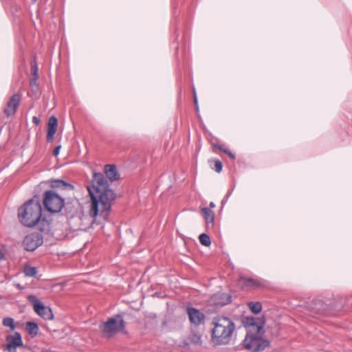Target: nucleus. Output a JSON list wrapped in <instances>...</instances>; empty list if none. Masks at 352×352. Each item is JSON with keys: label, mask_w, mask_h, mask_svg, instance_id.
I'll return each mask as SVG.
<instances>
[{"label": "nucleus", "mask_w": 352, "mask_h": 352, "mask_svg": "<svg viewBox=\"0 0 352 352\" xmlns=\"http://www.w3.org/2000/svg\"><path fill=\"white\" fill-rule=\"evenodd\" d=\"M87 190L91 200V216L100 215L104 219H107L111 210L112 203L116 199L115 192L109 188L98 190L96 191V194L93 192L91 188L89 186H87Z\"/></svg>", "instance_id": "f257e3e1"}, {"label": "nucleus", "mask_w": 352, "mask_h": 352, "mask_svg": "<svg viewBox=\"0 0 352 352\" xmlns=\"http://www.w3.org/2000/svg\"><path fill=\"white\" fill-rule=\"evenodd\" d=\"M212 324L211 340L214 345H226L230 342L235 331L234 322L228 317L216 316Z\"/></svg>", "instance_id": "f03ea898"}, {"label": "nucleus", "mask_w": 352, "mask_h": 352, "mask_svg": "<svg viewBox=\"0 0 352 352\" xmlns=\"http://www.w3.org/2000/svg\"><path fill=\"white\" fill-rule=\"evenodd\" d=\"M42 217L41 205L37 200L30 199L26 201L18 210L19 221L26 227H34Z\"/></svg>", "instance_id": "7ed1b4c3"}, {"label": "nucleus", "mask_w": 352, "mask_h": 352, "mask_svg": "<svg viewBox=\"0 0 352 352\" xmlns=\"http://www.w3.org/2000/svg\"><path fill=\"white\" fill-rule=\"evenodd\" d=\"M263 329L262 326H256V333L255 334L247 333L243 341V345L246 349L252 352H258L263 351L269 346L270 342L261 338V333Z\"/></svg>", "instance_id": "20e7f679"}, {"label": "nucleus", "mask_w": 352, "mask_h": 352, "mask_svg": "<svg viewBox=\"0 0 352 352\" xmlns=\"http://www.w3.org/2000/svg\"><path fill=\"white\" fill-rule=\"evenodd\" d=\"M43 206L51 213L59 212L64 206V199L53 190H47L43 195Z\"/></svg>", "instance_id": "39448f33"}, {"label": "nucleus", "mask_w": 352, "mask_h": 352, "mask_svg": "<svg viewBox=\"0 0 352 352\" xmlns=\"http://www.w3.org/2000/svg\"><path fill=\"white\" fill-rule=\"evenodd\" d=\"M124 321L120 315L109 318L101 327L104 335L111 338L124 329Z\"/></svg>", "instance_id": "423d86ee"}, {"label": "nucleus", "mask_w": 352, "mask_h": 352, "mask_svg": "<svg viewBox=\"0 0 352 352\" xmlns=\"http://www.w3.org/2000/svg\"><path fill=\"white\" fill-rule=\"evenodd\" d=\"M32 304L35 313L45 320H52L54 315L52 309L43 305V303L34 295H29L27 297Z\"/></svg>", "instance_id": "0eeeda50"}, {"label": "nucleus", "mask_w": 352, "mask_h": 352, "mask_svg": "<svg viewBox=\"0 0 352 352\" xmlns=\"http://www.w3.org/2000/svg\"><path fill=\"white\" fill-rule=\"evenodd\" d=\"M42 243L43 237L37 232L27 235L23 241V245L27 251H34Z\"/></svg>", "instance_id": "6e6552de"}, {"label": "nucleus", "mask_w": 352, "mask_h": 352, "mask_svg": "<svg viewBox=\"0 0 352 352\" xmlns=\"http://www.w3.org/2000/svg\"><path fill=\"white\" fill-rule=\"evenodd\" d=\"M187 314L190 323L195 326H199L205 319L204 313L194 307H188Z\"/></svg>", "instance_id": "1a4fd4ad"}, {"label": "nucleus", "mask_w": 352, "mask_h": 352, "mask_svg": "<svg viewBox=\"0 0 352 352\" xmlns=\"http://www.w3.org/2000/svg\"><path fill=\"white\" fill-rule=\"evenodd\" d=\"M231 296L224 293H217L213 295L210 300V303L216 307H222L230 302Z\"/></svg>", "instance_id": "9d476101"}, {"label": "nucleus", "mask_w": 352, "mask_h": 352, "mask_svg": "<svg viewBox=\"0 0 352 352\" xmlns=\"http://www.w3.org/2000/svg\"><path fill=\"white\" fill-rule=\"evenodd\" d=\"M20 100H21V96L18 94H14L11 97L10 100L8 102V104L4 110L5 113L8 116L13 115L15 113V111L19 104Z\"/></svg>", "instance_id": "9b49d317"}, {"label": "nucleus", "mask_w": 352, "mask_h": 352, "mask_svg": "<svg viewBox=\"0 0 352 352\" xmlns=\"http://www.w3.org/2000/svg\"><path fill=\"white\" fill-rule=\"evenodd\" d=\"M92 182L96 191L108 188L107 181L102 173H94Z\"/></svg>", "instance_id": "f8f14e48"}, {"label": "nucleus", "mask_w": 352, "mask_h": 352, "mask_svg": "<svg viewBox=\"0 0 352 352\" xmlns=\"http://www.w3.org/2000/svg\"><path fill=\"white\" fill-rule=\"evenodd\" d=\"M57 125V118L55 116H51L49 118L47 123V140L48 142L52 141L54 139V136L56 132Z\"/></svg>", "instance_id": "ddd939ff"}, {"label": "nucleus", "mask_w": 352, "mask_h": 352, "mask_svg": "<svg viewBox=\"0 0 352 352\" xmlns=\"http://www.w3.org/2000/svg\"><path fill=\"white\" fill-rule=\"evenodd\" d=\"M6 341V345H11L15 347L23 346V340L21 334L18 332H15L13 335L8 336Z\"/></svg>", "instance_id": "4468645a"}, {"label": "nucleus", "mask_w": 352, "mask_h": 352, "mask_svg": "<svg viewBox=\"0 0 352 352\" xmlns=\"http://www.w3.org/2000/svg\"><path fill=\"white\" fill-rule=\"evenodd\" d=\"M104 172L107 177L111 182L116 181L119 178L116 166L113 164L106 165L104 166Z\"/></svg>", "instance_id": "2eb2a0df"}, {"label": "nucleus", "mask_w": 352, "mask_h": 352, "mask_svg": "<svg viewBox=\"0 0 352 352\" xmlns=\"http://www.w3.org/2000/svg\"><path fill=\"white\" fill-rule=\"evenodd\" d=\"M50 186L52 188H58L61 189H73V186L69 183L60 179H54L50 181Z\"/></svg>", "instance_id": "dca6fc26"}, {"label": "nucleus", "mask_w": 352, "mask_h": 352, "mask_svg": "<svg viewBox=\"0 0 352 352\" xmlns=\"http://www.w3.org/2000/svg\"><path fill=\"white\" fill-rule=\"evenodd\" d=\"M201 212L206 220V223L208 227L213 226L214 222V212L209 208H203Z\"/></svg>", "instance_id": "f3484780"}, {"label": "nucleus", "mask_w": 352, "mask_h": 352, "mask_svg": "<svg viewBox=\"0 0 352 352\" xmlns=\"http://www.w3.org/2000/svg\"><path fill=\"white\" fill-rule=\"evenodd\" d=\"M25 329L32 337L38 334V326L34 322H28L25 325Z\"/></svg>", "instance_id": "a211bd4d"}, {"label": "nucleus", "mask_w": 352, "mask_h": 352, "mask_svg": "<svg viewBox=\"0 0 352 352\" xmlns=\"http://www.w3.org/2000/svg\"><path fill=\"white\" fill-rule=\"evenodd\" d=\"M23 272L26 276L33 277L36 274L37 270L35 267L25 265L23 268Z\"/></svg>", "instance_id": "6ab92c4d"}, {"label": "nucleus", "mask_w": 352, "mask_h": 352, "mask_svg": "<svg viewBox=\"0 0 352 352\" xmlns=\"http://www.w3.org/2000/svg\"><path fill=\"white\" fill-rule=\"evenodd\" d=\"M199 239L201 244L206 247H208L211 244L210 236L207 234L203 233L200 234Z\"/></svg>", "instance_id": "aec40b11"}, {"label": "nucleus", "mask_w": 352, "mask_h": 352, "mask_svg": "<svg viewBox=\"0 0 352 352\" xmlns=\"http://www.w3.org/2000/svg\"><path fill=\"white\" fill-rule=\"evenodd\" d=\"M249 308L254 314H258L262 309V305L260 302H251L248 304Z\"/></svg>", "instance_id": "412c9836"}, {"label": "nucleus", "mask_w": 352, "mask_h": 352, "mask_svg": "<svg viewBox=\"0 0 352 352\" xmlns=\"http://www.w3.org/2000/svg\"><path fill=\"white\" fill-rule=\"evenodd\" d=\"M243 323L246 327H252L253 328H255V330L256 331V326H258L256 324V320L253 317H247L245 318Z\"/></svg>", "instance_id": "4be33fe9"}, {"label": "nucleus", "mask_w": 352, "mask_h": 352, "mask_svg": "<svg viewBox=\"0 0 352 352\" xmlns=\"http://www.w3.org/2000/svg\"><path fill=\"white\" fill-rule=\"evenodd\" d=\"M3 324L5 327H10L12 331H13L15 328L14 320L12 318H5L3 320Z\"/></svg>", "instance_id": "5701e85b"}, {"label": "nucleus", "mask_w": 352, "mask_h": 352, "mask_svg": "<svg viewBox=\"0 0 352 352\" xmlns=\"http://www.w3.org/2000/svg\"><path fill=\"white\" fill-rule=\"evenodd\" d=\"M190 341L195 344L201 343V336L199 333H193L190 336Z\"/></svg>", "instance_id": "b1692460"}, {"label": "nucleus", "mask_w": 352, "mask_h": 352, "mask_svg": "<svg viewBox=\"0 0 352 352\" xmlns=\"http://www.w3.org/2000/svg\"><path fill=\"white\" fill-rule=\"evenodd\" d=\"M65 210L68 211V212H72V214L70 215L71 217L74 216L76 213H77L78 208L75 206H71L70 204H67L65 207Z\"/></svg>", "instance_id": "393cba45"}, {"label": "nucleus", "mask_w": 352, "mask_h": 352, "mask_svg": "<svg viewBox=\"0 0 352 352\" xmlns=\"http://www.w3.org/2000/svg\"><path fill=\"white\" fill-rule=\"evenodd\" d=\"M214 169L217 173H220L221 171V170H222V163L219 160H217L214 161Z\"/></svg>", "instance_id": "a878e982"}, {"label": "nucleus", "mask_w": 352, "mask_h": 352, "mask_svg": "<svg viewBox=\"0 0 352 352\" xmlns=\"http://www.w3.org/2000/svg\"><path fill=\"white\" fill-rule=\"evenodd\" d=\"M16 348L15 346H12L11 345H6L5 349L8 352H16Z\"/></svg>", "instance_id": "bb28decb"}, {"label": "nucleus", "mask_w": 352, "mask_h": 352, "mask_svg": "<svg viewBox=\"0 0 352 352\" xmlns=\"http://www.w3.org/2000/svg\"><path fill=\"white\" fill-rule=\"evenodd\" d=\"M223 153L228 154L232 160L235 159V155L232 153H231L229 150L225 148V150H223Z\"/></svg>", "instance_id": "cd10ccee"}, {"label": "nucleus", "mask_w": 352, "mask_h": 352, "mask_svg": "<svg viewBox=\"0 0 352 352\" xmlns=\"http://www.w3.org/2000/svg\"><path fill=\"white\" fill-rule=\"evenodd\" d=\"M60 148L61 146H57L54 150V155L55 156L58 155L59 154V152H60Z\"/></svg>", "instance_id": "c85d7f7f"}, {"label": "nucleus", "mask_w": 352, "mask_h": 352, "mask_svg": "<svg viewBox=\"0 0 352 352\" xmlns=\"http://www.w3.org/2000/svg\"><path fill=\"white\" fill-rule=\"evenodd\" d=\"M37 78H34L30 80V86L32 89H34V87H36V82Z\"/></svg>", "instance_id": "c756f323"}, {"label": "nucleus", "mask_w": 352, "mask_h": 352, "mask_svg": "<svg viewBox=\"0 0 352 352\" xmlns=\"http://www.w3.org/2000/svg\"><path fill=\"white\" fill-rule=\"evenodd\" d=\"M248 282L252 283L253 285H258V281L256 280H254V279L250 278L248 280Z\"/></svg>", "instance_id": "7c9ffc66"}, {"label": "nucleus", "mask_w": 352, "mask_h": 352, "mask_svg": "<svg viewBox=\"0 0 352 352\" xmlns=\"http://www.w3.org/2000/svg\"><path fill=\"white\" fill-rule=\"evenodd\" d=\"M32 121H33V122H34V124H39V122H40L39 119H38L37 117H35V116H34V117H33V118H32Z\"/></svg>", "instance_id": "2f4dec72"}, {"label": "nucleus", "mask_w": 352, "mask_h": 352, "mask_svg": "<svg viewBox=\"0 0 352 352\" xmlns=\"http://www.w3.org/2000/svg\"><path fill=\"white\" fill-rule=\"evenodd\" d=\"M34 76L35 78H38L37 67H35V68L34 69Z\"/></svg>", "instance_id": "473e14b6"}, {"label": "nucleus", "mask_w": 352, "mask_h": 352, "mask_svg": "<svg viewBox=\"0 0 352 352\" xmlns=\"http://www.w3.org/2000/svg\"><path fill=\"white\" fill-rule=\"evenodd\" d=\"M194 102H195V105H197V97H196L195 95L194 96Z\"/></svg>", "instance_id": "72a5a7b5"}, {"label": "nucleus", "mask_w": 352, "mask_h": 352, "mask_svg": "<svg viewBox=\"0 0 352 352\" xmlns=\"http://www.w3.org/2000/svg\"><path fill=\"white\" fill-rule=\"evenodd\" d=\"M216 146H217V148H219L220 150H221V151L225 150V148H223L222 147V146L217 145Z\"/></svg>", "instance_id": "f704fd0d"}, {"label": "nucleus", "mask_w": 352, "mask_h": 352, "mask_svg": "<svg viewBox=\"0 0 352 352\" xmlns=\"http://www.w3.org/2000/svg\"><path fill=\"white\" fill-rule=\"evenodd\" d=\"M210 208H214V207H215L214 204L213 202H210Z\"/></svg>", "instance_id": "c9c22d12"}]
</instances>
